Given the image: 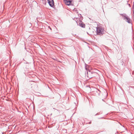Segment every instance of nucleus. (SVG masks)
Returning <instances> with one entry per match:
<instances>
[{
    "label": "nucleus",
    "mask_w": 134,
    "mask_h": 134,
    "mask_svg": "<svg viewBox=\"0 0 134 134\" xmlns=\"http://www.w3.org/2000/svg\"><path fill=\"white\" fill-rule=\"evenodd\" d=\"M91 123V121H90L89 122H88V124H90Z\"/></svg>",
    "instance_id": "nucleus-15"
},
{
    "label": "nucleus",
    "mask_w": 134,
    "mask_h": 134,
    "mask_svg": "<svg viewBox=\"0 0 134 134\" xmlns=\"http://www.w3.org/2000/svg\"><path fill=\"white\" fill-rule=\"evenodd\" d=\"M128 5L130 7H131V5H130V4H128Z\"/></svg>",
    "instance_id": "nucleus-17"
},
{
    "label": "nucleus",
    "mask_w": 134,
    "mask_h": 134,
    "mask_svg": "<svg viewBox=\"0 0 134 134\" xmlns=\"http://www.w3.org/2000/svg\"><path fill=\"white\" fill-rule=\"evenodd\" d=\"M87 34H88V32H87Z\"/></svg>",
    "instance_id": "nucleus-20"
},
{
    "label": "nucleus",
    "mask_w": 134,
    "mask_h": 134,
    "mask_svg": "<svg viewBox=\"0 0 134 134\" xmlns=\"http://www.w3.org/2000/svg\"><path fill=\"white\" fill-rule=\"evenodd\" d=\"M102 28L97 27H96V33L97 35H101L104 34V31Z\"/></svg>",
    "instance_id": "nucleus-2"
},
{
    "label": "nucleus",
    "mask_w": 134,
    "mask_h": 134,
    "mask_svg": "<svg viewBox=\"0 0 134 134\" xmlns=\"http://www.w3.org/2000/svg\"><path fill=\"white\" fill-rule=\"evenodd\" d=\"M48 3L49 5L51 7L55 8V6L54 5V0H47Z\"/></svg>",
    "instance_id": "nucleus-4"
},
{
    "label": "nucleus",
    "mask_w": 134,
    "mask_h": 134,
    "mask_svg": "<svg viewBox=\"0 0 134 134\" xmlns=\"http://www.w3.org/2000/svg\"><path fill=\"white\" fill-rule=\"evenodd\" d=\"M42 3L43 4L46 5L47 3L46 0H42Z\"/></svg>",
    "instance_id": "nucleus-8"
},
{
    "label": "nucleus",
    "mask_w": 134,
    "mask_h": 134,
    "mask_svg": "<svg viewBox=\"0 0 134 134\" xmlns=\"http://www.w3.org/2000/svg\"><path fill=\"white\" fill-rule=\"evenodd\" d=\"M120 64H121L122 66H125L123 60H120Z\"/></svg>",
    "instance_id": "nucleus-7"
},
{
    "label": "nucleus",
    "mask_w": 134,
    "mask_h": 134,
    "mask_svg": "<svg viewBox=\"0 0 134 134\" xmlns=\"http://www.w3.org/2000/svg\"><path fill=\"white\" fill-rule=\"evenodd\" d=\"M29 24H30V26H32V24L31 23H29Z\"/></svg>",
    "instance_id": "nucleus-13"
},
{
    "label": "nucleus",
    "mask_w": 134,
    "mask_h": 134,
    "mask_svg": "<svg viewBox=\"0 0 134 134\" xmlns=\"http://www.w3.org/2000/svg\"><path fill=\"white\" fill-rule=\"evenodd\" d=\"M96 91V92L97 93H98V95H99V94H100V91L99 90H97Z\"/></svg>",
    "instance_id": "nucleus-9"
},
{
    "label": "nucleus",
    "mask_w": 134,
    "mask_h": 134,
    "mask_svg": "<svg viewBox=\"0 0 134 134\" xmlns=\"http://www.w3.org/2000/svg\"><path fill=\"white\" fill-rule=\"evenodd\" d=\"M83 17L82 16L80 17L79 21L80 22L79 23V26L82 28H84L85 27V25L84 23L81 20H82Z\"/></svg>",
    "instance_id": "nucleus-5"
},
{
    "label": "nucleus",
    "mask_w": 134,
    "mask_h": 134,
    "mask_svg": "<svg viewBox=\"0 0 134 134\" xmlns=\"http://www.w3.org/2000/svg\"><path fill=\"white\" fill-rule=\"evenodd\" d=\"M120 15L123 17V19L125 20L129 24L131 23L130 19L125 14H120Z\"/></svg>",
    "instance_id": "nucleus-3"
},
{
    "label": "nucleus",
    "mask_w": 134,
    "mask_h": 134,
    "mask_svg": "<svg viewBox=\"0 0 134 134\" xmlns=\"http://www.w3.org/2000/svg\"><path fill=\"white\" fill-rule=\"evenodd\" d=\"M132 10H134V3H133V5L132 6Z\"/></svg>",
    "instance_id": "nucleus-10"
},
{
    "label": "nucleus",
    "mask_w": 134,
    "mask_h": 134,
    "mask_svg": "<svg viewBox=\"0 0 134 134\" xmlns=\"http://www.w3.org/2000/svg\"><path fill=\"white\" fill-rule=\"evenodd\" d=\"M99 115L98 113H97L95 115L96 116V115Z\"/></svg>",
    "instance_id": "nucleus-16"
},
{
    "label": "nucleus",
    "mask_w": 134,
    "mask_h": 134,
    "mask_svg": "<svg viewBox=\"0 0 134 134\" xmlns=\"http://www.w3.org/2000/svg\"><path fill=\"white\" fill-rule=\"evenodd\" d=\"M53 109H54V110H55L58 111V110H57V109H55V108H53Z\"/></svg>",
    "instance_id": "nucleus-12"
},
{
    "label": "nucleus",
    "mask_w": 134,
    "mask_h": 134,
    "mask_svg": "<svg viewBox=\"0 0 134 134\" xmlns=\"http://www.w3.org/2000/svg\"><path fill=\"white\" fill-rule=\"evenodd\" d=\"M132 15L134 16V9L133 10V13H132Z\"/></svg>",
    "instance_id": "nucleus-11"
},
{
    "label": "nucleus",
    "mask_w": 134,
    "mask_h": 134,
    "mask_svg": "<svg viewBox=\"0 0 134 134\" xmlns=\"http://www.w3.org/2000/svg\"><path fill=\"white\" fill-rule=\"evenodd\" d=\"M85 64V68L87 71V74L88 75V77L90 79L92 77H93V76L92 75H92L93 74H95L96 73L93 71H91L90 70L88 69L87 68V67H88V65L87 64Z\"/></svg>",
    "instance_id": "nucleus-1"
},
{
    "label": "nucleus",
    "mask_w": 134,
    "mask_h": 134,
    "mask_svg": "<svg viewBox=\"0 0 134 134\" xmlns=\"http://www.w3.org/2000/svg\"><path fill=\"white\" fill-rule=\"evenodd\" d=\"M53 59H54V60H57V59L56 58H55H55H53Z\"/></svg>",
    "instance_id": "nucleus-14"
},
{
    "label": "nucleus",
    "mask_w": 134,
    "mask_h": 134,
    "mask_svg": "<svg viewBox=\"0 0 134 134\" xmlns=\"http://www.w3.org/2000/svg\"><path fill=\"white\" fill-rule=\"evenodd\" d=\"M65 3L66 5L69 6L70 5H73L72 4V0H64Z\"/></svg>",
    "instance_id": "nucleus-6"
},
{
    "label": "nucleus",
    "mask_w": 134,
    "mask_h": 134,
    "mask_svg": "<svg viewBox=\"0 0 134 134\" xmlns=\"http://www.w3.org/2000/svg\"><path fill=\"white\" fill-rule=\"evenodd\" d=\"M103 118V117H102V118H99L98 119H102V118Z\"/></svg>",
    "instance_id": "nucleus-18"
},
{
    "label": "nucleus",
    "mask_w": 134,
    "mask_h": 134,
    "mask_svg": "<svg viewBox=\"0 0 134 134\" xmlns=\"http://www.w3.org/2000/svg\"><path fill=\"white\" fill-rule=\"evenodd\" d=\"M102 100L103 101H104L103 99H102Z\"/></svg>",
    "instance_id": "nucleus-19"
}]
</instances>
